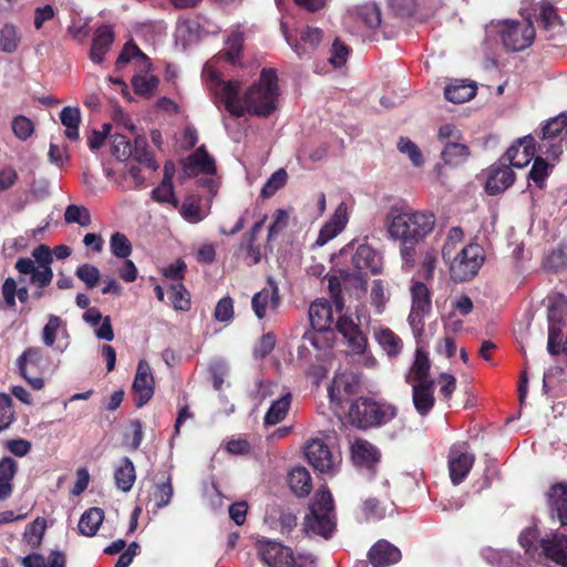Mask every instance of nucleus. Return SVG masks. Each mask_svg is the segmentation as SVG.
I'll list each match as a JSON object with an SVG mask.
<instances>
[{
  "label": "nucleus",
  "instance_id": "b1692460",
  "mask_svg": "<svg viewBox=\"0 0 567 567\" xmlns=\"http://www.w3.org/2000/svg\"><path fill=\"white\" fill-rule=\"evenodd\" d=\"M351 456L357 466L370 468L379 461L380 454L370 442L358 439L352 443Z\"/></svg>",
  "mask_w": 567,
  "mask_h": 567
},
{
  "label": "nucleus",
  "instance_id": "c756f323",
  "mask_svg": "<svg viewBox=\"0 0 567 567\" xmlns=\"http://www.w3.org/2000/svg\"><path fill=\"white\" fill-rule=\"evenodd\" d=\"M413 404L419 414H427L434 405V383H413Z\"/></svg>",
  "mask_w": 567,
  "mask_h": 567
},
{
  "label": "nucleus",
  "instance_id": "6e6d98bb",
  "mask_svg": "<svg viewBox=\"0 0 567 567\" xmlns=\"http://www.w3.org/2000/svg\"><path fill=\"white\" fill-rule=\"evenodd\" d=\"M398 150L402 154H405L410 158V161L412 162V164L414 166L420 167L423 165V163H424L423 155H422L420 148L417 147V145L414 142H412L410 138L400 137V140L398 142Z\"/></svg>",
  "mask_w": 567,
  "mask_h": 567
},
{
  "label": "nucleus",
  "instance_id": "8fccbe9b",
  "mask_svg": "<svg viewBox=\"0 0 567 567\" xmlns=\"http://www.w3.org/2000/svg\"><path fill=\"white\" fill-rule=\"evenodd\" d=\"M567 317V299L561 295L549 298L548 322L561 323Z\"/></svg>",
  "mask_w": 567,
  "mask_h": 567
},
{
  "label": "nucleus",
  "instance_id": "c03bdc74",
  "mask_svg": "<svg viewBox=\"0 0 567 567\" xmlns=\"http://www.w3.org/2000/svg\"><path fill=\"white\" fill-rule=\"evenodd\" d=\"M173 495L174 488L171 476L164 482L155 484L152 492V501L154 502L155 508L161 509L166 507L171 503Z\"/></svg>",
  "mask_w": 567,
  "mask_h": 567
},
{
  "label": "nucleus",
  "instance_id": "dca6fc26",
  "mask_svg": "<svg viewBox=\"0 0 567 567\" xmlns=\"http://www.w3.org/2000/svg\"><path fill=\"white\" fill-rule=\"evenodd\" d=\"M280 305L278 287L269 280V287L255 293L251 299V308L255 316L260 320L266 317L268 310L275 311Z\"/></svg>",
  "mask_w": 567,
  "mask_h": 567
},
{
  "label": "nucleus",
  "instance_id": "7c9ffc66",
  "mask_svg": "<svg viewBox=\"0 0 567 567\" xmlns=\"http://www.w3.org/2000/svg\"><path fill=\"white\" fill-rule=\"evenodd\" d=\"M475 94L476 85L464 80L450 83L444 91L445 99L452 103H465L473 99Z\"/></svg>",
  "mask_w": 567,
  "mask_h": 567
},
{
  "label": "nucleus",
  "instance_id": "f03ea898",
  "mask_svg": "<svg viewBox=\"0 0 567 567\" xmlns=\"http://www.w3.org/2000/svg\"><path fill=\"white\" fill-rule=\"evenodd\" d=\"M390 238L400 241V254L405 264H414L415 247L435 226V216L425 210H413L405 205H392L384 217Z\"/></svg>",
  "mask_w": 567,
  "mask_h": 567
},
{
  "label": "nucleus",
  "instance_id": "7ed1b4c3",
  "mask_svg": "<svg viewBox=\"0 0 567 567\" xmlns=\"http://www.w3.org/2000/svg\"><path fill=\"white\" fill-rule=\"evenodd\" d=\"M336 527L334 503L330 491L321 487L315 494L310 513L305 517L303 529L306 534L319 535L329 538Z\"/></svg>",
  "mask_w": 567,
  "mask_h": 567
},
{
  "label": "nucleus",
  "instance_id": "6ab92c4d",
  "mask_svg": "<svg viewBox=\"0 0 567 567\" xmlns=\"http://www.w3.org/2000/svg\"><path fill=\"white\" fill-rule=\"evenodd\" d=\"M281 30L285 34L287 43L292 48V50L299 56H303L308 54L309 50H313L318 47V44L322 40V32L318 28L306 27L300 31V41L301 43L292 42L290 35L287 33L286 23L281 22Z\"/></svg>",
  "mask_w": 567,
  "mask_h": 567
},
{
  "label": "nucleus",
  "instance_id": "864d4df0",
  "mask_svg": "<svg viewBox=\"0 0 567 567\" xmlns=\"http://www.w3.org/2000/svg\"><path fill=\"white\" fill-rule=\"evenodd\" d=\"M110 249L115 257L126 259L132 252V245L126 235L115 233L111 236Z\"/></svg>",
  "mask_w": 567,
  "mask_h": 567
},
{
  "label": "nucleus",
  "instance_id": "a18cd8bd",
  "mask_svg": "<svg viewBox=\"0 0 567 567\" xmlns=\"http://www.w3.org/2000/svg\"><path fill=\"white\" fill-rule=\"evenodd\" d=\"M179 213L186 221L192 224L199 223L206 216L202 208L200 200L194 197H188L183 202Z\"/></svg>",
  "mask_w": 567,
  "mask_h": 567
},
{
  "label": "nucleus",
  "instance_id": "1a4fd4ad",
  "mask_svg": "<svg viewBox=\"0 0 567 567\" xmlns=\"http://www.w3.org/2000/svg\"><path fill=\"white\" fill-rule=\"evenodd\" d=\"M410 292L411 310L408 322L414 337H420L424 330V318L431 311V296L425 284L421 281H414Z\"/></svg>",
  "mask_w": 567,
  "mask_h": 567
},
{
  "label": "nucleus",
  "instance_id": "49530a36",
  "mask_svg": "<svg viewBox=\"0 0 567 567\" xmlns=\"http://www.w3.org/2000/svg\"><path fill=\"white\" fill-rule=\"evenodd\" d=\"M64 219L68 224H78L87 227L91 224V215L86 207L71 204L65 208Z\"/></svg>",
  "mask_w": 567,
  "mask_h": 567
},
{
  "label": "nucleus",
  "instance_id": "c9c22d12",
  "mask_svg": "<svg viewBox=\"0 0 567 567\" xmlns=\"http://www.w3.org/2000/svg\"><path fill=\"white\" fill-rule=\"evenodd\" d=\"M135 467L128 457L122 460L121 465L114 472V481L118 489L130 492L135 482Z\"/></svg>",
  "mask_w": 567,
  "mask_h": 567
},
{
  "label": "nucleus",
  "instance_id": "aec40b11",
  "mask_svg": "<svg viewBox=\"0 0 567 567\" xmlns=\"http://www.w3.org/2000/svg\"><path fill=\"white\" fill-rule=\"evenodd\" d=\"M514 179L515 175L505 162L501 165H493L486 181V192L489 195L503 193L514 183Z\"/></svg>",
  "mask_w": 567,
  "mask_h": 567
},
{
  "label": "nucleus",
  "instance_id": "423d86ee",
  "mask_svg": "<svg viewBox=\"0 0 567 567\" xmlns=\"http://www.w3.org/2000/svg\"><path fill=\"white\" fill-rule=\"evenodd\" d=\"M396 409L392 405H380L367 398L355 400L349 409L352 422L361 427L385 423L395 416Z\"/></svg>",
  "mask_w": 567,
  "mask_h": 567
},
{
  "label": "nucleus",
  "instance_id": "393cba45",
  "mask_svg": "<svg viewBox=\"0 0 567 567\" xmlns=\"http://www.w3.org/2000/svg\"><path fill=\"white\" fill-rule=\"evenodd\" d=\"M550 513L563 526H567V484L554 485L548 493Z\"/></svg>",
  "mask_w": 567,
  "mask_h": 567
},
{
  "label": "nucleus",
  "instance_id": "e2e57ef3",
  "mask_svg": "<svg viewBox=\"0 0 567 567\" xmlns=\"http://www.w3.org/2000/svg\"><path fill=\"white\" fill-rule=\"evenodd\" d=\"M75 275L90 289L97 285L101 277L100 270L90 264L79 266L75 270Z\"/></svg>",
  "mask_w": 567,
  "mask_h": 567
},
{
  "label": "nucleus",
  "instance_id": "39448f33",
  "mask_svg": "<svg viewBox=\"0 0 567 567\" xmlns=\"http://www.w3.org/2000/svg\"><path fill=\"white\" fill-rule=\"evenodd\" d=\"M488 32H495L508 51L518 52L527 49L535 39V28L530 20H504L489 25Z\"/></svg>",
  "mask_w": 567,
  "mask_h": 567
},
{
  "label": "nucleus",
  "instance_id": "cd10ccee",
  "mask_svg": "<svg viewBox=\"0 0 567 567\" xmlns=\"http://www.w3.org/2000/svg\"><path fill=\"white\" fill-rule=\"evenodd\" d=\"M358 385L357 377L351 372H338L329 388V396L332 401H342L344 395L354 392Z\"/></svg>",
  "mask_w": 567,
  "mask_h": 567
},
{
  "label": "nucleus",
  "instance_id": "a878e982",
  "mask_svg": "<svg viewBox=\"0 0 567 567\" xmlns=\"http://www.w3.org/2000/svg\"><path fill=\"white\" fill-rule=\"evenodd\" d=\"M373 337L389 358L398 357L403 348L402 339L388 327H375Z\"/></svg>",
  "mask_w": 567,
  "mask_h": 567
},
{
  "label": "nucleus",
  "instance_id": "bb28decb",
  "mask_svg": "<svg viewBox=\"0 0 567 567\" xmlns=\"http://www.w3.org/2000/svg\"><path fill=\"white\" fill-rule=\"evenodd\" d=\"M114 41V34L109 25H102L96 29L90 52V58L94 63H102L105 53L110 50Z\"/></svg>",
  "mask_w": 567,
  "mask_h": 567
},
{
  "label": "nucleus",
  "instance_id": "4d7b16f0",
  "mask_svg": "<svg viewBox=\"0 0 567 567\" xmlns=\"http://www.w3.org/2000/svg\"><path fill=\"white\" fill-rule=\"evenodd\" d=\"M551 166L540 156L535 157L529 178L539 187L545 186Z\"/></svg>",
  "mask_w": 567,
  "mask_h": 567
},
{
  "label": "nucleus",
  "instance_id": "58836bf2",
  "mask_svg": "<svg viewBox=\"0 0 567 567\" xmlns=\"http://www.w3.org/2000/svg\"><path fill=\"white\" fill-rule=\"evenodd\" d=\"M131 156L135 162H137L140 165H142L144 168H147L148 171H156L158 165L154 161L151 152L147 147V141L143 136H137L134 140V146L132 147V154Z\"/></svg>",
  "mask_w": 567,
  "mask_h": 567
},
{
  "label": "nucleus",
  "instance_id": "f257e3e1",
  "mask_svg": "<svg viewBox=\"0 0 567 567\" xmlns=\"http://www.w3.org/2000/svg\"><path fill=\"white\" fill-rule=\"evenodd\" d=\"M203 75L210 81L209 90L214 94L215 103L218 106L223 104L234 116H243L245 113L267 116L276 109L278 87L274 70H262L259 81L251 85L243 97L238 95L239 83L224 81L212 62L204 65Z\"/></svg>",
  "mask_w": 567,
  "mask_h": 567
},
{
  "label": "nucleus",
  "instance_id": "5fc2aeb1",
  "mask_svg": "<svg viewBox=\"0 0 567 567\" xmlns=\"http://www.w3.org/2000/svg\"><path fill=\"white\" fill-rule=\"evenodd\" d=\"M152 197L158 203H169L177 207V199L174 195L173 183L169 177L165 176L158 187L153 189Z\"/></svg>",
  "mask_w": 567,
  "mask_h": 567
},
{
  "label": "nucleus",
  "instance_id": "4c0bfd02",
  "mask_svg": "<svg viewBox=\"0 0 567 567\" xmlns=\"http://www.w3.org/2000/svg\"><path fill=\"white\" fill-rule=\"evenodd\" d=\"M470 156L468 147L462 142L450 143L442 148L441 157L446 165L457 166Z\"/></svg>",
  "mask_w": 567,
  "mask_h": 567
},
{
  "label": "nucleus",
  "instance_id": "69168bd1",
  "mask_svg": "<svg viewBox=\"0 0 567 567\" xmlns=\"http://www.w3.org/2000/svg\"><path fill=\"white\" fill-rule=\"evenodd\" d=\"M548 342L547 350L550 354H558L561 351H565V348L561 346V323L548 322Z\"/></svg>",
  "mask_w": 567,
  "mask_h": 567
},
{
  "label": "nucleus",
  "instance_id": "ea45409f",
  "mask_svg": "<svg viewBox=\"0 0 567 567\" xmlns=\"http://www.w3.org/2000/svg\"><path fill=\"white\" fill-rule=\"evenodd\" d=\"M291 396L289 393L276 400L265 415V423L275 425L281 422L290 408Z\"/></svg>",
  "mask_w": 567,
  "mask_h": 567
},
{
  "label": "nucleus",
  "instance_id": "3c124183",
  "mask_svg": "<svg viewBox=\"0 0 567 567\" xmlns=\"http://www.w3.org/2000/svg\"><path fill=\"white\" fill-rule=\"evenodd\" d=\"M43 361V351L39 347L28 348L17 360V365L19 371H23L25 369L29 370V367L38 368Z\"/></svg>",
  "mask_w": 567,
  "mask_h": 567
},
{
  "label": "nucleus",
  "instance_id": "473e14b6",
  "mask_svg": "<svg viewBox=\"0 0 567 567\" xmlns=\"http://www.w3.org/2000/svg\"><path fill=\"white\" fill-rule=\"evenodd\" d=\"M288 484L291 492L299 496H307L312 488L310 473L306 467L299 466L290 471L288 475Z\"/></svg>",
  "mask_w": 567,
  "mask_h": 567
},
{
  "label": "nucleus",
  "instance_id": "20e7f679",
  "mask_svg": "<svg viewBox=\"0 0 567 567\" xmlns=\"http://www.w3.org/2000/svg\"><path fill=\"white\" fill-rule=\"evenodd\" d=\"M32 258L21 257L16 261L14 268L20 275L30 276V284L45 288L53 279L52 251L47 245H39L32 250Z\"/></svg>",
  "mask_w": 567,
  "mask_h": 567
},
{
  "label": "nucleus",
  "instance_id": "c85d7f7f",
  "mask_svg": "<svg viewBox=\"0 0 567 567\" xmlns=\"http://www.w3.org/2000/svg\"><path fill=\"white\" fill-rule=\"evenodd\" d=\"M309 319L315 330H329L332 323V309L327 301L316 300L310 305Z\"/></svg>",
  "mask_w": 567,
  "mask_h": 567
},
{
  "label": "nucleus",
  "instance_id": "09e8293b",
  "mask_svg": "<svg viewBox=\"0 0 567 567\" xmlns=\"http://www.w3.org/2000/svg\"><path fill=\"white\" fill-rule=\"evenodd\" d=\"M288 179L287 172L284 168H280L272 173V175L265 183L261 188L260 196L262 198L272 197L279 189H281Z\"/></svg>",
  "mask_w": 567,
  "mask_h": 567
},
{
  "label": "nucleus",
  "instance_id": "a211bd4d",
  "mask_svg": "<svg viewBox=\"0 0 567 567\" xmlns=\"http://www.w3.org/2000/svg\"><path fill=\"white\" fill-rule=\"evenodd\" d=\"M349 19L359 24L362 30H377L381 24V11L374 3H364L349 11Z\"/></svg>",
  "mask_w": 567,
  "mask_h": 567
},
{
  "label": "nucleus",
  "instance_id": "de8ad7c7",
  "mask_svg": "<svg viewBox=\"0 0 567 567\" xmlns=\"http://www.w3.org/2000/svg\"><path fill=\"white\" fill-rule=\"evenodd\" d=\"M65 331V324L63 320L55 315L48 317V322L42 330V342L47 347H52L56 340V334L61 331Z\"/></svg>",
  "mask_w": 567,
  "mask_h": 567
},
{
  "label": "nucleus",
  "instance_id": "338daca9",
  "mask_svg": "<svg viewBox=\"0 0 567 567\" xmlns=\"http://www.w3.org/2000/svg\"><path fill=\"white\" fill-rule=\"evenodd\" d=\"M437 140L445 147L450 143L462 141V133L454 124L445 123L439 127Z\"/></svg>",
  "mask_w": 567,
  "mask_h": 567
},
{
  "label": "nucleus",
  "instance_id": "f8f14e48",
  "mask_svg": "<svg viewBox=\"0 0 567 567\" xmlns=\"http://www.w3.org/2000/svg\"><path fill=\"white\" fill-rule=\"evenodd\" d=\"M258 550L262 561L269 567H293L296 565L292 550L280 543L260 540Z\"/></svg>",
  "mask_w": 567,
  "mask_h": 567
},
{
  "label": "nucleus",
  "instance_id": "9b49d317",
  "mask_svg": "<svg viewBox=\"0 0 567 567\" xmlns=\"http://www.w3.org/2000/svg\"><path fill=\"white\" fill-rule=\"evenodd\" d=\"M474 461L475 456L468 451L467 443L461 442L452 445L449 452V471L454 485H458L464 481Z\"/></svg>",
  "mask_w": 567,
  "mask_h": 567
},
{
  "label": "nucleus",
  "instance_id": "5701e85b",
  "mask_svg": "<svg viewBox=\"0 0 567 567\" xmlns=\"http://www.w3.org/2000/svg\"><path fill=\"white\" fill-rule=\"evenodd\" d=\"M369 559L373 567H386L401 559V551L391 543L379 540L371 547Z\"/></svg>",
  "mask_w": 567,
  "mask_h": 567
},
{
  "label": "nucleus",
  "instance_id": "bf43d9fd",
  "mask_svg": "<svg viewBox=\"0 0 567 567\" xmlns=\"http://www.w3.org/2000/svg\"><path fill=\"white\" fill-rule=\"evenodd\" d=\"M13 134L21 141L28 140L34 132V125L30 118L17 115L11 122Z\"/></svg>",
  "mask_w": 567,
  "mask_h": 567
},
{
  "label": "nucleus",
  "instance_id": "a19ab883",
  "mask_svg": "<svg viewBox=\"0 0 567 567\" xmlns=\"http://www.w3.org/2000/svg\"><path fill=\"white\" fill-rule=\"evenodd\" d=\"M390 299V292L384 282L375 279L370 290V303L374 308L375 313H383L385 306Z\"/></svg>",
  "mask_w": 567,
  "mask_h": 567
},
{
  "label": "nucleus",
  "instance_id": "412c9836",
  "mask_svg": "<svg viewBox=\"0 0 567 567\" xmlns=\"http://www.w3.org/2000/svg\"><path fill=\"white\" fill-rule=\"evenodd\" d=\"M184 169L187 175L207 174L216 172L215 159L207 153L205 146L198 147L184 162Z\"/></svg>",
  "mask_w": 567,
  "mask_h": 567
},
{
  "label": "nucleus",
  "instance_id": "79ce46f5",
  "mask_svg": "<svg viewBox=\"0 0 567 567\" xmlns=\"http://www.w3.org/2000/svg\"><path fill=\"white\" fill-rule=\"evenodd\" d=\"M132 85L136 94L151 96L158 85V79L147 71H142L133 76Z\"/></svg>",
  "mask_w": 567,
  "mask_h": 567
},
{
  "label": "nucleus",
  "instance_id": "9d476101",
  "mask_svg": "<svg viewBox=\"0 0 567 567\" xmlns=\"http://www.w3.org/2000/svg\"><path fill=\"white\" fill-rule=\"evenodd\" d=\"M308 462L319 472L334 474L341 462L340 453L332 452L320 439H312L305 446Z\"/></svg>",
  "mask_w": 567,
  "mask_h": 567
},
{
  "label": "nucleus",
  "instance_id": "0eeeda50",
  "mask_svg": "<svg viewBox=\"0 0 567 567\" xmlns=\"http://www.w3.org/2000/svg\"><path fill=\"white\" fill-rule=\"evenodd\" d=\"M567 135V116L559 114L546 122L542 128L537 150L547 158L558 161L564 151V142Z\"/></svg>",
  "mask_w": 567,
  "mask_h": 567
},
{
  "label": "nucleus",
  "instance_id": "052dcab7",
  "mask_svg": "<svg viewBox=\"0 0 567 567\" xmlns=\"http://www.w3.org/2000/svg\"><path fill=\"white\" fill-rule=\"evenodd\" d=\"M112 154L121 161L131 157L132 145L122 134H114L111 136Z\"/></svg>",
  "mask_w": 567,
  "mask_h": 567
},
{
  "label": "nucleus",
  "instance_id": "4468645a",
  "mask_svg": "<svg viewBox=\"0 0 567 567\" xmlns=\"http://www.w3.org/2000/svg\"><path fill=\"white\" fill-rule=\"evenodd\" d=\"M349 223V206L342 202L340 203L330 218L320 228L316 245L319 247L324 246L327 243L341 234Z\"/></svg>",
  "mask_w": 567,
  "mask_h": 567
},
{
  "label": "nucleus",
  "instance_id": "e433bc0d",
  "mask_svg": "<svg viewBox=\"0 0 567 567\" xmlns=\"http://www.w3.org/2000/svg\"><path fill=\"white\" fill-rule=\"evenodd\" d=\"M21 42L19 28L11 23H4L0 29V51L4 53H14Z\"/></svg>",
  "mask_w": 567,
  "mask_h": 567
},
{
  "label": "nucleus",
  "instance_id": "2f4dec72",
  "mask_svg": "<svg viewBox=\"0 0 567 567\" xmlns=\"http://www.w3.org/2000/svg\"><path fill=\"white\" fill-rule=\"evenodd\" d=\"M429 370H430V360L427 354L422 351L421 349H417L415 352V359L414 362L406 375V381L410 384L413 383H434L429 378Z\"/></svg>",
  "mask_w": 567,
  "mask_h": 567
},
{
  "label": "nucleus",
  "instance_id": "680f3d73",
  "mask_svg": "<svg viewBox=\"0 0 567 567\" xmlns=\"http://www.w3.org/2000/svg\"><path fill=\"white\" fill-rule=\"evenodd\" d=\"M171 302L176 310L186 311L189 309V295L182 284H175L171 288Z\"/></svg>",
  "mask_w": 567,
  "mask_h": 567
},
{
  "label": "nucleus",
  "instance_id": "f3484780",
  "mask_svg": "<svg viewBox=\"0 0 567 567\" xmlns=\"http://www.w3.org/2000/svg\"><path fill=\"white\" fill-rule=\"evenodd\" d=\"M352 265L359 272L378 274L382 268V259L372 247L360 245L352 256Z\"/></svg>",
  "mask_w": 567,
  "mask_h": 567
},
{
  "label": "nucleus",
  "instance_id": "6e6552de",
  "mask_svg": "<svg viewBox=\"0 0 567 567\" xmlns=\"http://www.w3.org/2000/svg\"><path fill=\"white\" fill-rule=\"evenodd\" d=\"M450 270L455 281H466L473 278L484 262L483 249L477 244L464 247L456 256L451 257Z\"/></svg>",
  "mask_w": 567,
  "mask_h": 567
},
{
  "label": "nucleus",
  "instance_id": "0e129e2a",
  "mask_svg": "<svg viewBox=\"0 0 567 567\" xmlns=\"http://www.w3.org/2000/svg\"><path fill=\"white\" fill-rule=\"evenodd\" d=\"M329 330H312L307 331L303 334L305 343L311 344L317 350H323L331 347L328 338Z\"/></svg>",
  "mask_w": 567,
  "mask_h": 567
},
{
  "label": "nucleus",
  "instance_id": "72a5a7b5",
  "mask_svg": "<svg viewBox=\"0 0 567 567\" xmlns=\"http://www.w3.org/2000/svg\"><path fill=\"white\" fill-rule=\"evenodd\" d=\"M60 120L65 127V136L70 141H76L80 136L79 125L81 122V112L79 107L65 106L60 112Z\"/></svg>",
  "mask_w": 567,
  "mask_h": 567
},
{
  "label": "nucleus",
  "instance_id": "2eb2a0df",
  "mask_svg": "<svg viewBox=\"0 0 567 567\" xmlns=\"http://www.w3.org/2000/svg\"><path fill=\"white\" fill-rule=\"evenodd\" d=\"M536 152L532 136H524L513 144L505 153L503 161L513 167L523 168L530 163Z\"/></svg>",
  "mask_w": 567,
  "mask_h": 567
},
{
  "label": "nucleus",
  "instance_id": "774afa93",
  "mask_svg": "<svg viewBox=\"0 0 567 567\" xmlns=\"http://www.w3.org/2000/svg\"><path fill=\"white\" fill-rule=\"evenodd\" d=\"M349 48L340 40L336 39L332 43L329 63L333 68H341L347 62Z\"/></svg>",
  "mask_w": 567,
  "mask_h": 567
},
{
  "label": "nucleus",
  "instance_id": "4be33fe9",
  "mask_svg": "<svg viewBox=\"0 0 567 567\" xmlns=\"http://www.w3.org/2000/svg\"><path fill=\"white\" fill-rule=\"evenodd\" d=\"M540 547L547 558L567 567V536L554 533L540 540Z\"/></svg>",
  "mask_w": 567,
  "mask_h": 567
},
{
  "label": "nucleus",
  "instance_id": "603ef678",
  "mask_svg": "<svg viewBox=\"0 0 567 567\" xmlns=\"http://www.w3.org/2000/svg\"><path fill=\"white\" fill-rule=\"evenodd\" d=\"M393 504L390 505V508L381 505V503L377 498H368L364 501L362 505V512L368 520H379L386 516L388 509L393 512Z\"/></svg>",
  "mask_w": 567,
  "mask_h": 567
},
{
  "label": "nucleus",
  "instance_id": "37998d69",
  "mask_svg": "<svg viewBox=\"0 0 567 567\" xmlns=\"http://www.w3.org/2000/svg\"><path fill=\"white\" fill-rule=\"evenodd\" d=\"M45 528H47L45 519L38 517L32 523L27 525L24 533H23V540L32 549L38 548L42 543V538L45 533Z\"/></svg>",
  "mask_w": 567,
  "mask_h": 567
},
{
  "label": "nucleus",
  "instance_id": "f704fd0d",
  "mask_svg": "<svg viewBox=\"0 0 567 567\" xmlns=\"http://www.w3.org/2000/svg\"><path fill=\"white\" fill-rule=\"evenodd\" d=\"M103 519L104 512L101 508L92 507L82 514L78 525L79 532L85 536H94Z\"/></svg>",
  "mask_w": 567,
  "mask_h": 567
},
{
  "label": "nucleus",
  "instance_id": "13d9d810",
  "mask_svg": "<svg viewBox=\"0 0 567 567\" xmlns=\"http://www.w3.org/2000/svg\"><path fill=\"white\" fill-rule=\"evenodd\" d=\"M243 33L239 31L233 32L225 41V50L224 55L231 63H235L240 55L241 45H243Z\"/></svg>",
  "mask_w": 567,
  "mask_h": 567
},
{
  "label": "nucleus",
  "instance_id": "ddd939ff",
  "mask_svg": "<svg viewBox=\"0 0 567 567\" xmlns=\"http://www.w3.org/2000/svg\"><path fill=\"white\" fill-rule=\"evenodd\" d=\"M132 388L135 395V405L137 408H142L152 399L155 380L151 365L146 360L138 361Z\"/></svg>",
  "mask_w": 567,
  "mask_h": 567
}]
</instances>
